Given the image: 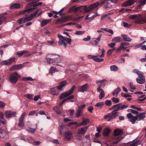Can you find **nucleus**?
Here are the masks:
<instances>
[{"mask_svg": "<svg viewBox=\"0 0 146 146\" xmlns=\"http://www.w3.org/2000/svg\"><path fill=\"white\" fill-rule=\"evenodd\" d=\"M136 117L137 120L138 121H140L145 117V116L142 115H141L139 113L138 114L136 115Z\"/></svg>", "mask_w": 146, "mask_h": 146, "instance_id": "obj_32", "label": "nucleus"}, {"mask_svg": "<svg viewBox=\"0 0 146 146\" xmlns=\"http://www.w3.org/2000/svg\"><path fill=\"white\" fill-rule=\"evenodd\" d=\"M123 25L125 28H129L130 27V25L129 23L126 22H123Z\"/></svg>", "mask_w": 146, "mask_h": 146, "instance_id": "obj_56", "label": "nucleus"}, {"mask_svg": "<svg viewBox=\"0 0 146 146\" xmlns=\"http://www.w3.org/2000/svg\"><path fill=\"white\" fill-rule=\"evenodd\" d=\"M16 112L12 111H7L5 112V117L7 118H9L15 116Z\"/></svg>", "mask_w": 146, "mask_h": 146, "instance_id": "obj_12", "label": "nucleus"}, {"mask_svg": "<svg viewBox=\"0 0 146 146\" xmlns=\"http://www.w3.org/2000/svg\"><path fill=\"white\" fill-rule=\"evenodd\" d=\"M104 103L103 102H98L95 104V106L96 107L101 108L104 105Z\"/></svg>", "mask_w": 146, "mask_h": 146, "instance_id": "obj_45", "label": "nucleus"}, {"mask_svg": "<svg viewBox=\"0 0 146 146\" xmlns=\"http://www.w3.org/2000/svg\"><path fill=\"white\" fill-rule=\"evenodd\" d=\"M111 3L110 0H104L95 3L88 7L86 5L77 7L75 8L74 10L76 12L78 11L80 12L84 11L85 13H88L96 8L101 4H104V5H106V8H110L112 5L111 4Z\"/></svg>", "mask_w": 146, "mask_h": 146, "instance_id": "obj_1", "label": "nucleus"}, {"mask_svg": "<svg viewBox=\"0 0 146 146\" xmlns=\"http://www.w3.org/2000/svg\"><path fill=\"white\" fill-rule=\"evenodd\" d=\"M131 19H134L135 23L137 24H142L146 23V16L142 17L139 14L131 15L129 17Z\"/></svg>", "mask_w": 146, "mask_h": 146, "instance_id": "obj_3", "label": "nucleus"}, {"mask_svg": "<svg viewBox=\"0 0 146 146\" xmlns=\"http://www.w3.org/2000/svg\"><path fill=\"white\" fill-rule=\"evenodd\" d=\"M25 19L24 17H22L19 19L17 20V23L20 24L25 23H26V21H25Z\"/></svg>", "mask_w": 146, "mask_h": 146, "instance_id": "obj_35", "label": "nucleus"}, {"mask_svg": "<svg viewBox=\"0 0 146 146\" xmlns=\"http://www.w3.org/2000/svg\"><path fill=\"white\" fill-rule=\"evenodd\" d=\"M101 86H99L97 89V91L98 92H100V94H105L104 92L102 89L101 88Z\"/></svg>", "mask_w": 146, "mask_h": 146, "instance_id": "obj_40", "label": "nucleus"}, {"mask_svg": "<svg viewBox=\"0 0 146 146\" xmlns=\"http://www.w3.org/2000/svg\"><path fill=\"white\" fill-rule=\"evenodd\" d=\"M29 53V52L27 50H22L20 52H19L17 53V54L19 57H21L23 55Z\"/></svg>", "mask_w": 146, "mask_h": 146, "instance_id": "obj_30", "label": "nucleus"}, {"mask_svg": "<svg viewBox=\"0 0 146 146\" xmlns=\"http://www.w3.org/2000/svg\"><path fill=\"white\" fill-rule=\"evenodd\" d=\"M70 95L69 93L67 91L66 92H64L59 97L60 100H61L67 97Z\"/></svg>", "mask_w": 146, "mask_h": 146, "instance_id": "obj_21", "label": "nucleus"}, {"mask_svg": "<svg viewBox=\"0 0 146 146\" xmlns=\"http://www.w3.org/2000/svg\"><path fill=\"white\" fill-rule=\"evenodd\" d=\"M135 2V0H128L127 1H125L122 4V6L123 7L130 6L133 4Z\"/></svg>", "mask_w": 146, "mask_h": 146, "instance_id": "obj_14", "label": "nucleus"}, {"mask_svg": "<svg viewBox=\"0 0 146 146\" xmlns=\"http://www.w3.org/2000/svg\"><path fill=\"white\" fill-rule=\"evenodd\" d=\"M111 132L110 129L109 128H106L104 129L103 135L104 136H108Z\"/></svg>", "mask_w": 146, "mask_h": 146, "instance_id": "obj_22", "label": "nucleus"}, {"mask_svg": "<svg viewBox=\"0 0 146 146\" xmlns=\"http://www.w3.org/2000/svg\"><path fill=\"white\" fill-rule=\"evenodd\" d=\"M66 19L65 18H58L57 19L56 21V23H58L60 22L58 24H60L66 22Z\"/></svg>", "mask_w": 146, "mask_h": 146, "instance_id": "obj_24", "label": "nucleus"}, {"mask_svg": "<svg viewBox=\"0 0 146 146\" xmlns=\"http://www.w3.org/2000/svg\"><path fill=\"white\" fill-rule=\"evenodd\" d=\"M121 36L123 37V40L124 41L130 42L132 40V39L127 35L122 34L121 35Z\"/></svg>", "mask_w": 146, "mask_h": 146, "instance_id": "obj_23", "label": "nucleus"}, {"mask_svg": "<svg viewBox=\"0 0 146 146\" xmlns=\"http://www.w3.org/2000/svg\"><path fill=\"white\" fill-rule=\"evenodd\" d=\"M23 80L24 81H27V80H29V81H32L33 80H34L32 78H31L30 77H23Z\"/></svg>", "mask_w": 146, "mask_h": 146, "instance_id": "obj_48", "label": "nucleus"}, {"mask_svg": "<svg viewBox=\"0 0 146 146\" xmlns=\"http://www.w3.org/2000/svg\"><path fill=\"white\" fill-rule=\"evenodd\" d=\"M121 89L119 87H118L114 90L112 93V95L113 96H114L115 94L117 95L120 92Z\"/></svg>", "mask_w": 146, "mask_h": 146, "instance_id": "obj_27", "label": "nucleus"}, {"mask_svg": "<svg viewBox=\"0 0 146 146\" xmlns=\"http://www.w3.org/2000/svg\"><path fill=\"white\" fill-rule=\"evenodd\" d=\"M141 142L139 141H136L135 142L131 144L130 146H136L139 144Z\"/></svg>", "mask_w": 146, "mask_h": 146, "instance_id": "obj_44", "label": "nucleus"}, {"mask_svg": "<svg viewBox=\"0 0 146 146\" xmlns=\"http://www.w3.org/2000/svg\"><path fill=\"white\" fill-rule=\"evenodd\" d=\"M91 38L90 36H87V38H84L83 39V40L85 41H88L90 40Z\"/></svg>", "mask_w": 146, "mask_h": 146, "instance_id": "obj_61", "label": "nucleus"}, {"mask_svg": "<svg viewBox=\"0 0 146 146\" xmlns=\"http://www.w3.org/2000/svg\"><path fill=\"white\" fill-rule=\"evenodd\" d=\"M111 100L113 102L115 103H118L119 102V100L118 98L114 97L112 98Z\"/></svg>", "mask_w": 146, "mask_h": 146, "instance_id": "obj_50", "label": "nucleus"}, {"mask_svg": "<svg viewBox=\"0 0 146 146\" xmlns=\"http://www.w3.org/2000/svg\"><path fill=\"white\" fill-rule=\"evenodd\" d=\"M76 88V86L75 85H73L72 86L71 88L67 91L70 95H71L73 93V92L74 91Z\"/></svg>", "mask_w": 146, "mask_h": 146, "instance_id": "obj_33", "label": "nucleus"}, {"mask_svg": "<svg viewBox=\"0 0 146 146\" xmlns=\"http://www.w3.org/2000/svg\"><path fill=\"white\" fill-rule=\"evenodd\" d=\"M99 55H88V57L89 59H92L94 60V59L96 58V57H98Z\"/></svg>", "mask_w": 146, "mask_h": 146, "instance_id": "obj_54", "label": "nucleus"}, {"mask_svg": "<svg viewBox=\"0 0 146 146\" xmlns=\"http://www.w3.org/2000/svg\"><path fill=\"white\" fill-rule=\"evenodd\" d=\"M138 75L139 79L136 78V80L137 82L140 84H144L145 82V78L143 75V73L140 72V73H138Z\"/></svg>", "mask_w": 146, "mask_h": 146, "instance_id": "obj_8", "label": "nucleus"}, {"mask_svg": "<svg viewBox=\"0 0 146 146\" xmlns=\"http://www.w3.org/2000/svg\"><path fill=\"white\" fill-rule=\"evenodd\" d=\"M21 76L17 72L12 73L9 76V79L10 81L13 83H15L18 80V78Z\"/></svg>", "mask_w": 146, "mask_h": 146, "instance_id": "obj_6", "label": "nucleus"}, {"mask_svg": "<svg viewBox=\"0 0 146 146\" xmlns=\"http://www.w3.org/2000/svg\"><path fill=\"white\" fill-rule=\"evenodd\" d=\"M115 45L116 44L113 42H111L108 44V45L111 48H113Z\"/></svg>", "mask_w": 146, "mask_h": 146, "instance_id": "obj_59", "label": "nucleus"}, {"mask_svg": "<svg viewBox=\"0 0 146 146\" xmlns=\"http://www.w3.org/2000/svg\"><path fill=\"white\" fill-rule=\"evenodd\" d=\"M72 137V134L68 131H66L65 133L64 141H68L70 140Z\"/></svg>", "mask_w": 146, "mask_h": 146, "instance_id": "obj_16", "label": "nucleus"}, {"mask_svg": "<svg viewBox=\"0 0 146 146\" xmlns=\"http://www.w3.org/2000/svg\"><path fill=\"white\" fill-rule=\"evenodd\" d=\"M46 60L47 61V63L49 64H51V63H55V61H56V60H55V58H46Z\"/></svg>", "mask_w": 146, "mask_h": 146, "instance_id": "obj_26", "label": "nucleus"}, {"mask_svg": "<svg viewBox=\"0 0 146 146\" xmlns=\"http://www.w3.org/2000/svg\"><path fill=\"white\" fill-rule=\"evenodd\" d=\"M130 44L127 42H122L121 43L120 47L121 48H124V46L129 45Z\"/></svg>", "mask_w": 146, "mask_h": 146, "instance_id": "obj_38", "label": "nucleus"}, {"mask_svg": "<svg viewBox=\"0 0 146 146\" xmlns=\"http://www.w3.org/2000/svg\"><path fill=\"white\" fill-rule=\"evenodd\" d=\"M119 112L116 111L114 110L110 113H108L104 116V118L105 119L107 120L108 121H109L115 118L119 114Z\"/></svg>", "mask_w": 146, "mask_h": 146, "instance_id": "obj_5", "label": "nucleus"}, {"mask_svg": "<svg viewBox=\"0 0 146 146\" xmlns=\"http://www.w3.org/2000/svg\"><path fill=\"white\" fill-rule=\"evenodd\" d=\"M110 69L111 71H115L118 70V67L115 65H113L110 66Z\"/></svg>", "mask_w": 146, "mask_h": 146, "instance_id": "obj_37", "label": "nucleus"}, {"mask_svg": "<svg viewBox=\"0 0 146 146\" xmlns=\"http://www.w3.org/2000/svg\"><path fill=\"white\" fill-rule=\"evenodd\" d=\"M67 84V82L66 80L61 82L59 83V86H57L58 90L61 91H63Z\"/></svg>", "mask_w": 146, "mask_h": 146, "instance_id": "obj_10", "label": "nucleus"}, {"mask_svg": "<svg viewBox=\"0 0 146 146\" xmlns=\"http://www.w3.org/2000/svg\"><path fill=\"white\" fill-rule=\"evenodd\" d=\"M25 96L29 99H32L33 98L32 95L31 94H25Z\"/></svg>", "mask_w": 146, "mask_h": 146, "instance_id": "obj_57", "label": "nucleus"}, {"mask_svg": "<svg viewBox=\"0 0 146 146\" xmlns=\"http://www.w3.org/2000/svg\"><path fill=\"white\" fill-rule=\"evenodd\" d=\"M36 130V128H30L29 129V131L32 133H34Z\"/></svg>", "mask_w": 146, "mask_h": 146, "instance_id": "obj_60", "label": "nucleus"}, {"mask_svg": "<svg viewBox=\"0 0 146 146\" xmlns=\"http://www.w3.org/2000/svg\"><path fill=\"white\" fill-rule=\"evenodd\" d=\"M24 18L25 19V21H26V22H28L29 21H31L32 19H31L29 17Z\"/></svg>", "mask_w": 146, "mask_h": 146, "instance_id": "obj_62", "label": "nucleus"}, {"mask_svg": "<svg viewBox=\"0 0 146 146\" xmlns=\"http://www.w3.org/2000/svg\"><path fill=\"white\" fill-rule=\"evenodd\" d=\"M105 103L106 106H110L111 105V101L110 100H107L105 101Z\"/></svg>", "mask_w": 146, "mask_h": 146, "instance_id": "obj_49", "label": "nucleus"}, {"mask_svg": "<svg viewBox=\"0 0 146 146\" xmlns=\"http://www.w3.org/2000/svg\"><path fill=\"white\" fill-rule=\"evenodd\" d=\"M63 37H62V38H59L58 43L60 45H62L63 44L64 46L66 48L67 44L65 42L66 40Z\"/></svg>", "mask_w": 146, "mask_h": 146, "instance_id": "obj_18", "label": "nucleus"}, {"mask_svg": "<svg viewBox=\"0 0 146 146\" xmlns=\"http://www.w3.org/2000/svg\"><path fill=\"white\" fill-rule=\"evenodd\" d=\"M88 127L87 126L84 127L79 128L78 130V133L79 134H84L86 131Z\"/></svg>", "mask_w": 146, "mask_h": 146, "instance_id": "obj_17", "label": "nucleus"}, {"mask_svg": "<svg viewBox=\"0 0 146 146\" xmlns=\"http://www.w3.org/2000/svg\"><path fill=\"white\" fill-rule=\"evenodd\" d=\"M123 134V131L119 129H116L114 131V136L112 137L113 139V144H116L119 142L122 139L120 135Z\"/></svg>", "mask_w": 146, "mask_h": 146, "instance_id": "obj_4", "label": "nucleus"}, {"mask_svg": "<svg viewBox=\"0 0 146 146\" xmlns=\"http://www.w3.org/2000/svg\"><path fill=\"white\" fill-rule=\"evenodd\" d=\"M106 32L110 33L111 34H113V31L110 29L107 28Z\"/></svg>", "mask_w": 146, "mask_h": 146, "instance_id": "obj_64", "label": "nucleus"}, {"mask_svg": "<svg viewBox=\"0 0 146 146\" xmlns=\"http://www.w3.org/2000/svg\"><path fill=\"white\" fill-rule=\"evenodd\" d=\"M40 10V9H38L35 11L30 14L29 17L31 19H33V17H35L37 15Z\"/></svg>", "mask_w": 146, "mask_h": 146, "instance_id": "obj_29", "label": "nucleus"}, {"mask_svg": "<svg viewBox=\"0 0 146 146\" xmlns=\"http://www.w3.org/2000/svg\"><path fill=\"white\" fill-rule=\"evenodd\" d=\"M26 0L28 2L32 1L31 2L27 4L26 7L27 8H29L33 6V8H31L29 9H26L24 11L20 12L19 13V15H21L27 12V13H29L34 11L35 9L37 8V7L42 5V3L41 2H39L37 3L38 1V0Z\"/></svg>", "mask_w": 146, "mask_h": 146, "instance_id": "obj_2", "label": "nucleus"}, {"mask_svg": "<svg viewBox=\"0 0 146 146\" xmlns=\"http://www.w3.org/2000/svg\"><path fill=\"white\" fill-rule=\"evenodd\" d=\"M74 111V110L73 109L70 110H69V111L70 112V114L71 116H72L73 115Z\"/></svg>", "mask_w": 146, "mask_h": 146, "instance_id": "obj_63", "label": "nucleus"}, {"mask_svg": "<svg viewBox=\"0 0 146 146\" xmlns=\"http://www.w3.org/2000/svg\"><path fill=\"white\" fill-rule=\"evenodd\" d=\"M57 56V57L55 58V60H56V61H55V63H61L62 60L60 59V58L59 56ZM56 65L57 66H60L61 67H63V64H56Z\"/></svg>", "mask_w": 146, "mask_h": 146, "instance_id": "obj_19", "label": "nucleus"}, {"mask_svg": "<svg viewBox=\"0 0 146 146\" xmlns=\"http://www.w3.org/2000/svg\"><path fill=\"white\" fill-rule=\"evenodd\" d=\"M6 20V18L2 16L0 17V25L2 23V21H5Z\"/></svg>", "mask_w": 146, "mask_h": 146, "instance_id": "obj_52", "label": "nucleus"}, {"mask_svg": "<svg viewBox=\"0 0 146 146\" xmlns=\"http://www.w3.org/2000/svg\"><path fill=\"white\" fill-rule=\"evenodd\" d=\"M137 3L139 4L137 5V9H140L142 6L146 4V0H139L137 1Z\"/></svg>", "mask_w": 146, "mask_h": 146, "instance_id": "obj_15", "label": "nucleus"}, {"mask_svg": "<svg viewBox=\"0 0 146 146\" xmlns=\"http://www.w3.org/2000/svg\"><path fill=\"white\" fill-rule=\"evenodd\" d=\"M50 21L49 20H47L46 19H44L43 20L40 22V25L41 27H43L47 24L48 22Z\"/></svg>", "mask_w": 146, "mask_h": 146, "instance_id": "obj_31", "label": "nucleus"}, {"mask_svg": "<svg viewBox=\"0 0 146 146\" xmlns=\"http://www.w3.org/2000/svg\"><path fill=\"white\" fill-rule=\"evenodd\" d=\"M21 7V5L19 3H14L11 5L10 8L11 9H19Z\"/></svg>", "mask_w": 146, "mask_h": 146, "instance_id": "obj_20", "label": "nucleus"}, {"mask_svg": "<svg viewBox=\"0 0 146 146\" xmlns=\"http://www.w3.org/2000/svg\"><path fill=\"white\" fill-rule=\"evenodd\" d=\"M85 32V31H76L75 34L77 35H80L84 34Z\"/></svg>", "mask_w": 146, "mask_h": 146, "instance_id": "obj_51", "label": "nucleus"}, {"mask_svg": "<svg viewBox=\"0 0 146 146\" xmlns=\"http://www.w3.org/2000/svg\"><path fill=\"white\" fill-rule=\"evenodd\" d=\"M89 87L88 84H86L84 85L80 86L78 88V91L82 92H86L88 90Z\"/></svg>", "mask_w": 146, "mask_h": 146, "instance_id": "obj_13", "label": "nucleus"}, {"mask_svg": "<svg viewBox=\"0 0 146 146\" xmlns=\"http://www.w3.org/2000/svg\"><path fill=\"white\" fill-rule=\"evenodd\" d=\"M89 121L90 120L88 119L87 118L84 119L82 122V124H83L84 125H86L89 122Z\"/></svg>", "mask_w": 146, "mask_h": 146, "instance_id": "obj_36", "label": "nucleus"}, {"mask_svg": "<svg viewBox=\"0 0 146 146\" xmlns=\"http://www.w3.org/2000/svg\"><path fill=\"white\" fill-rule=\"evenodd\" d=\"M15 57L8 59L10 65L13 62H14L15 61Z\"/></svg>", "mask_w": 146, "mask_h": 146, "instance_id": "obj_55", "label": "nucleus"}, {"mask_svg": "<svg viewBox=\"0 0 146 146\" xmlns=\"http://www.w3.org/2000/svg\"><path fill=\"white\" fill-rule=\"evenodd\" d=\"M128 106H122L121 107H119V104H116L113 105L109 108V110H114V111L117 112L119 110H122L125 108H127Z\"/></svg>", "mask_w": 146, "mask_h": 146, "instance_id": "obj_7", "label": "nucleus"}, {"mask_svg": "<svg viewBox=\"0 0 146 146\" xmlns=\"http://www.w3.org/2000/svg\"><path fill=\"white\" fill-rule=\"evenodd\" d=\"M56 69L55 68L51 67L49 70V73H51V75H52L53 74L56 72Z\"/></svg>", "mask_w": 146, "mask_h": 146, "instance_id": "obj_43", "label": "nucleus"}, {"mask_svg": "<svg viewBox=\"0 0 146 146\" xmlns=\"http://www.w3.org/2000/svg\"><path fill=\"white\" fill-rule=\"evenodd\" d=\"M127 115L129 119V121L131 122L133 124L135 123V121L137 120L136 116H133L131 113L127 114Z\"/></svg>", "mask_w": 146, "mask_h": 146, "instance_id": "obj_11", "label": "nucleus"}, {"mask_svg": "<svg viewBox=\"0 0 146 146\" xmlns=\"http://www.w3.org/2000/svg\"><path fill=\"white\" fill-rule=\"evenodd\" d=\"M29 62H27L23 63L22 64H16L13 65L11 68H10L9 69L11 71L14 70H19L22 68L23 66H24V65L25 64L28 63Z\"/></svg>", "mask_w": 146, "mask_h": 146, "instance_id": "obj_9", "label": "nucleus"}, {"mask_svg": "<svg viewBox=\"0 0 146 146\" xmlns=\"http://www.w3.org/2000/svg\"><path fill=\"white\" fill-rule=\"evenodd\" d=\"M90 42L93 45H97L98 43L96 40H91L90 41Z\"/></svg>", "mask_w": 146, "mask_h": 146, "instance_id": "obj_46", "label": "nucleus"}, {"mask_svg": "<svg viewBox=\"0 0 146 146\" xmlns=\"http://www.w3.org/2000/svg\"><path fill=\"white\" fill-rule=\"evenodd\" d=\"M57 87H54L52 88H50V91L51 94L53 95H55L57 94Z\"/></svg>", "mask_w": 146, "mask_h": 146, "instance_id": "obj_25", "label": "nucleus"}, {"mask_svg": "<svg viewBox=\"0 0 146 146\" xmlns=\"http://www.w3.org/2000/svg\"><path fill=\"white\" fill-rule=\"evenodd\" d=\"M53 109L55 111L56 113L58 114H60L62 113L60 109L59 108L56 107L54 108H53Z\"/></svg>", "mask_w": 146, "mask_h": 146, "instance_id": "obj_34", "label": "nucleus"}, {"mask_svg": "<svg viewBox=\"0 0 146 146\" xmlns=\"http://www.w3.org/2000/svg\"><path fill=\"white\" fill-rule=\"evenodd\" d=\"M121 38L120 37H115L112 39V41L113 42H118L121 41Z\"/></svg>", "mask_w": 146, "mask_h": 146, "instance_id": "obj_28", "label": "nucleus"}, {"mask_svg": "<svg viewBox=\"0 0 146 146\" xmlns=\"http://www.w3.org/2000/svg\"><path fill=\"white\" fill-rule=\"evenodd\" d=\"M83 112L80 111L78 110L77 111L76 113V116L77 118L80 117L82 115Z\"/></svg>", "mask_w": 146, "mask_h": 146, "instance_id": "obj_42", "label": "nucleus"}, {"mask_svg": "<svg viewBox=\"0 0 146 146\" xmlns=\"http://www.w3.org/2000/svg\"><path fill=\"white\" fill-rule=\"evenodd\" d=\"M66 40V41L69 44H71L72 40L70 38H68L67 37H63Z\"/></svg>", "mask_w": 146, "mask_h": 146, "instance_id": "obj_47", "label": "nucleus"}, {"mask_svg": "<svg viewBox=\"0 0 146 146\" xmlns=\"http://www.w3.org/2000/svg\"><path fill=\"white\" fill-rule=\"evenodd\" d=\"M94 60L97 62H100L104 61V59L103 58L100 59L98 58H96V57L94 59Z\"/></svg>", "mask_w": 146, "mask_h": 146, "instance_id": "obj_53", "label": "nucleus"}, {"mask_svg": "<svg viewBox=\"0 0 146 146\" xmlns=\"http://www.w3.org/2000/svg\"><path fill=\"white\" fill-rule=\"evenodd\" d=\"M129 86L131 89L134 90L135 89V87L133 85V83L130 82L129 83Z\"/></svg>", "mask_w": 146, "mask_h": 146, "instance_id": "obj_58", "label": "nucleus"}, {"mask_svg": "<svg viewBox=\"0 0 146 146\" xmlns=\"http://www.w3.org/2000/svg\"><path fill=\"white\" fill-rule=\"evenodd\" d=\"M86 106L85 104H84L78 107V110L80 111L83 112V111Z\"/></svg>", "mask_w": 146, "mask_h": 146, "instance_id": "obj_41", "label": "nucleus"}, {"mask_svg": "<svg viewBox=\"0 0 146 146\" xmlns=\"http://www.w3.org/2000/svg\"><path fill=\"white\" fill-rule=\"evenodd\" d=\"M1 64L3 65H5L8 66L9 65H10L8 60H3L1 62Z\"/></svg>", "mask_w": 146, "mask_h": 146, "instance_id": "obj_39", "label": "nucleus"}]
</instances>
